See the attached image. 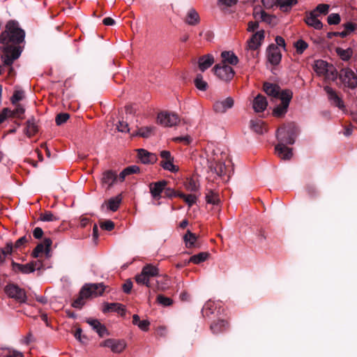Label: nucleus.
I'll return each instance as SVG.
<instances>
[{"label":"nucleus","instance_id":"f257e3e1","mask_svg":"<svg viewBox=\"0 0 357 357\" xmlns=\"http://www.w3.org/2000/svg\"><path fill=\"white\" fill-rule=\"evenodd\" d=\"M24 31L19 27L17 23L13 21L7 23L6 30L0 35V43L3 45L1 47L3 66H11L21 54L20 47L10 45L9 43L19 44L24 40Z\"/></svg>","mask_w":357,"mask_h":357},{"label":"nucleus","instance_id":"f03ea898","mask_svg":"<svg viewBox=\"0 0 357 357\" xmlns=\"http://www.w3.org/2000/svg\"><path fill=\"white\" fill-rule=\"evenodd\" d=\"M277 137L280 141L275 148L277 155L282 160H289L293 155L292 150L286 146L284 143L293 144L295 142L293 134L290 133L286 127H282L278 129Z\"/></svg>","mask_w":357,"mask_h":357},{"label":"nucleus","instance_id":"7ed1b4c3","mask_svg":"<svg viewBox=\"0 0 357 357\" xmlns=\"http://www.w3.org/2000/svg\"><path fill=\"white\" fill-rule=\"evenodd\" d=\"M159 276V268L158 266L149 264L145 265L140 273L137 274L135 279L136 282L140 285H144L149 288H153L154 279Z\"/></svg>","mask_w":357,"mask_h":357},{"label":"nucleus","instance_id":"20e7f679","mask_svg":"<svg viewBox=\"0 0 357 357\" xmlns=\"http://www.w3.org/2000/svg\"><path fill=\"white\" fill-rule=\"evenodd\" d=\"M314 70L319 76H323L328 80L334 81L337 77L335 68L323 60H317L314 62Z\"/></svg>","mask_w":357,"mask_h":357},{"label":"nucleus","instance_id":"39448f33","mask_svg":"<svg viewBox=\"0 0 357 357\" xmlns=\"http://www.w3.org/2000/svg\"><path fill=\"white\" fill-rule=\"evenodd\" d=\"M293 93L290 90H283L281 91L280 99L281 104L275 107L273 114L275 116L280 117L284 115L287 112L289 102L292 98Z\"/></svg>","mask_w":357,"mask_h":357},{"label":"nucleus","instance_id":"423d86ee","mask_svg":"<svg viewBox=\"0 0 357 357\" xmlns=\"http://www.w3.org/2000/svg\"><path fill=\"white\" fill-rule=\"evenodd\" d=\"M100 347L109 348L115 354L122 353L127 347V343L122 339L109 338L100 344Z\"/></svg>","mask_w":357,"mask_h":357},{"label":"nucleus","instance_id":"0eeeda50","mask_svg":"<svg viewBox=\"0 0 357 357\" xmlns=\"http://www.w3.org/2000/svg\"><path fill=\"white\" fill-rule=\"evenodd\" d=\"M213 70L217 77L225 82L230 81L234 76L233 68L226 64H217L214 66Z\"/></svg>","mask_w":357,"mask_h":357},{"label":"nucleus","instance_id":"6e6552de","mask_svg":"<svg viewBox=\"0 0 357 357\" xmlns=\"http://www.w3.org/2000/svg\"><path fill=\"white\" fill-rule=\"evenodd\" d=\"M7 295L20 303H25L26 295L24 289L15 284H8L5 288Z\"/></svg>","mask_w":357,"mask_h":357},{"label":"nucleus","instance_id":"1a4fd4ad","mask_svg":"<svg viewBox=\"0 0 357 357\" xmlns=\"http://www.w3.org/2000/svg\"><path fill=\"white\" fill-rule=\"evenodd\" d=\"M158 122L165 127H172L179 122V117L174 113L162 112L158 115Z\"/></svg>","mask_w":357,"mask_h":357},{"label":"nucleus","instance_id":"9d476101","mask_svg":"<svg viewBox=\"0 0 357 357\" xmlns=\"http://www.w3.org/2000/svg\"><path fill=\"white\" fill-rule=\"evenodd\" d=\"M340 78L345 86L354 89L357 86V76L355 73L349 69H342L340 73Z\"/></svg>","mask_w":357,"mask_h":357},{"label":"nucleus","instance_id":"9b49d317","mask_svg":"<svg viewBox=\"0 0 357 357\" xmlns=\"http://www.w3.org/2000/svg\"><path fill=\"white\" fill-rule=\"evenodd\" d=\"M82 289H86V295L89 298L101 296L106 287L103 283L86 284Z\"/></svg>","mask_w":357,"mask_h":357},{"label":"nucleus","instance_id":"f8f14e48","mask_svg":"<svg viewBox=\"0 0 357 357\" xmlns=\"http://www.w3.org/2000/svg\"><path fill=\"white\" fill-rule=\"evenodd\" d=\"M324 91H326L331 105L338 107L341 110L345 109L343 100L331 87L326 86L324 87Z\"/></svg>","mask_w":357,"mask_h":357},{"label":"nucleus","instance_id":"ddd939ff","mask_svg":"<svg viewBox=\"0 0 357 357\" xmlns=\"http://www.w3.org/2000/svg\"><path fill=\"white\" fill-rule=\"evenodd\" d=\"M234 104V99L231 97H227L225 99L215 101L213 104V109L216 113L223 114L227 109H231Z\"/></svg>","mask_w":357,"mask_h":357},{"label":"nucleus","instance_id":"4468645a","mask_svg":"<svg viewBox=\"0 0 357 357\" xmlns=\"http://www.w3.org/2000/svg\"><path fill=\"white\" fill-rule=\"evenodd\" d=\"M267 58L270 63L276 66L280 63L282 54L278 47L272 44L267 48Z\"/></svg>","mask_w":357,"mask_h":357},{"label":"nucleus","instance_id":"2eb2a0df","mask_svg":"<svg viewBox=\"0 0 357 357\" xmlns=\"http://www.w3.org/2000/svg\"><path fill=\"white\" fill-rule=\"evenodd\" d=\"M220 158L218 155H213V158L207 160L208 167L211 170H213L218 176L225 174L226 166L225 165L219 161Z\"/></svg>","mask_w":357,"mask_h":357},{"label":"nucleus","instance_id":"dca6fc26","mask_svg":"<svg viewBox=\"0 0 357 357\" xmlns=\"http://www.w3.org/2000/svg\"><path fill=\"white\" fill-rule=\"evenodd\" d=\"M167 184V183L165 180L150 183V192L154 199H160L161 198V193L165 190Z\"/></svg>","mask_w":357,"mask_h":357},{"label":"nucleus","instance_id":"f3484780","mask_svg":"<svg viewBox=\"0 0 357 357\" xmlns=\"http://www.w3.org/2000/svg\"><path fill=\"white\" fill-rule=\"evenodd\" d=\"M264 39V31L261 30L254 33L248 42V47L251 50L257 49Z\"/></svg>","mask_w":357,"mask_h":357},{"label":"nucleus","instance_id":"a211bd4d","mask_svg":"<svg viewBox=\"0 0 357 357\" xmlns=\"http://www.w3.org/2000/svg\"><path fill=\"white\" fill-rule=\"evenodd\" d=\"M52 241L50 238H46L44 239L43 242L39 243L35 249L32 252V256L35 258L39 257L40 254L43 253L44 251L48 252L50 251V247L52 245Z\"/></svg>","mask_w":357,"mask_h":357},{"label":"nucleus","instance_id":"6ab92c4d","mask_svg":"<svg viewBox=\"0 0 357 357\" xmlns=\"http://www.w3.org/2000/svg\"><path fill=\"white\" fill-rule=\"evenodd\" d=\"M268 106V102L266 98L259 94L255 97L252 102V107L256 112H264Z\"/></svg>","mask_w":357,"mask_h":357},{"label":"nucleus","instance_id":"aec40b11","mask_svg":"<svg viewBox=\"0 0 357 357\" xmlns=\"http://www.w3.org/2000/svg\"><path fill=\"white\" fill-rule=\"evenodd\" d=\"M86 322L99 335L100 337H103L105 335L108 334L106 327L98 319H89L86 320Z\"/></svg>","mask_w":357,"mask_h":357},{"label":"nucleus","instance_id":"412c9836","mask_svg":"<svg viewBox=\"0 0 357 357\" xmlns=\"http://www.w3.org/2000/svg\"><path fill=\"white\" fill-rule=\"evenodd\" d=\"M153 289L158 291H165L169 287V279L166 275H160L156 278Z\"/></svg>","mask_w":357,"mask_h":357},{"label":"nucleus","instance_id":"4be33fe9","mask_svg":"<svg viewBox=\"0 0 357 357\" xmlns=\"http://www.w3.org/2000/svg\"><path fill=\"white\" fill-rule=\"evenodd\" d=\"M117 179L116 173L112 170H107L102 173L101 182L102 185L110 188Z\"/></svg>","mask_w":357,"mask_h":357},{"label":"nucleus","instance_id":"5701e85b","mask_svg":"<svg viewBox=\"0 0 357 357\" xmlns=\"http://www.w3.org/2000/svg\"><path fill=\"white\" fill-rule=\"evenodd\" d=\"M214 63V58L211 54H206L201 56L198 61L199 68L204 72L210 68Z\"/></svg>","mask_w":357,"mask_h":357},{"label":"nucleus","instance_id":"b1692460","mask_svg":"<svg viewBox=\"0 0 357 357\" xmlns=\"http://www.w3.org/2000/svg\"><path fill=\"white\" fill-rule=\"evenodd\" d=\"M122 198L121 195H119L116 197H112L108 199L107 202H105L102 205V208L103 209L105 205L107 206V208L112 211H116L119 208L120 204L121 202Z\"/></svg>","mask_w":357,"mask_h":357},{"label":"nucleus","instance_id":"393cba45","mask_svg":"<svg viewBox=\"0 0 357 357\" xmlns=\"http://www.w3.org/2000/svg\"><path fill=\"white\" fill-rule=\"evenodd\" d=\"M12 269L16 273L29 274L33 273V268L31 266L30 263L21 264L12 261Z\"/></svg>","mask_w":357,"mask_h":357},{"label":"nucleus","instance_id":"a878e982","mask_svg":"<svg viewBox=\"0 0 357 357\" xmlns=\"http://www.w3.org/2000/svg\"><path fill=\"white\" fill-rule=\"evenodd\" d=\"M102 312L104 313L108 312H116L121 313V315H123L125 314V307L122 304L118 303H105L104 305Z\"/></svg>","mask_w":357,"mask_h":357},{"label":"nucleus","instance_id":"bb28decb","mask_svg":"<svg viewBox=\"0 0 357 357\" xmlns=\"http://www.w3.org/2000/svg\"><path fill=\"white\" fill-rule=\"evenodd\" d=\"M138 158L144 164L153 163L155 161V155L144 149L138 150Z\"/></svg>","mask_w":357,"mask_h":357},{"label":"nucleus","instance_id":"cd10ccee","mask_svg":"<svg viewBox=\"0 0 357 357\" xmlns=\"http://www.w3.org/2000/svg\"><path fill=\"white\" fill-rule=\"evenodd\" d=\"M229 327L228 323L225 320H218L211 325V330L214 334H218L226 331Z\"/></svg>","mask_w":357,"mask_h":357},{"label":"nucleus","instance_id":"c85d7f7f","mask_svg":"<svg viewBox=\"0 0 357 357\" xmlns=\"http://www.w3.org/2000/svg\"><path fill=\"white\" fill-rule=\"evenodd\" d=\"M199 20L198 13L194 8H190L186 14L185 22L189 25L195 26L199 22Z\"/></svg>","mask_w":357,"mask_h":357},{"label":"nucleus","instance_id":"c756f323","mask_svg":"<svg viewBox=\"0 0 357 357\" xmlns=\"http://www.w3.org/2000/svg\"><path fill=\"white\" fill-rule=\"evenodd\" d=\"M264 91L268 96L275 98H280L281 93L280 91V87L278 85L267 82L264 83Z\"/></svg>","mask_w":357,"mask_h":357},{"label":"nucleus","instance_id":"7c9ffc66","mask_svg":"<svg viewBox=\"0 0 357 357\" xmlns=\"http://www.w3.org/2000/svg\"><path fill=\"white\" fill-rule=\"evenodd\" d=\"M317 17L318 15L315 14V12H310L305 20V22L316 29H321L323 25L321 22L317 19Z\"/></svg>","mask_w":357,"mask_h":357},{"label":"nucleus","instance_id":"2f4dec72","mask_svg":"<svg viewBox=\"0 0 357 357\" xmlns=\"http://www.w3.org/2000/svg\"><path fill=\"white\" fill-rule=\"evenodd\" d=\"M250 128L257 134L262 135L267 131V128L264 121L259 119L252 120L250 121Z\"/></svg>","mask_w":357,"mask_h":357},{"label":"nucleus","instance_id":"473e14b6","mask_svg":"<svg viewBox=\"0 0 357 357\" xmlns=\"http://www.w3.org/2000/svg\"><path fill=\"white\" fill-rule=\"evenodd\" d=\"M221 56L222 58V63L225 64L228 63L231 65H236L238 62V57L235 55V54L232 52L225 51L221 53Z\"/></svg>","mask_w":357,"mask_h":357},{"label":"nucleus","instance_id":"72a5a7b5","mask_svg":"<svg viewBox=\"0 0 357 357\" xmlns=\"http://www.w3.org/2000/svg\"><path fill=\"white\" fill-rule=\"evenodd\" d=\"M139 172V167L137 165H131L125 168L120 174H119V180L123 182L126 176L137 174Z\"/></svg>","mask_w":357,"mask_h":357},{"label":"nucleus","instance_id":"f704fd0d","mask_svg":"<svg viewBox=\"0 0 357 357\" xmlns=\"http://www.w3.org/2000/svg\"><path fill=\"white\" fill-rule=\"evenodd\" d=\"M205 199L206 203L213 205H217L220 202V197L218 193L211 190H207V192H206Z\"/></svg>","mask_w":357,"mask_h":357},{"label":"nucleus","instance_id":"c9c22d12","mask_svg":"<svg viewBox=\"0 0 357 357\" xmlns=\"http://www.w3.org/2000/svg\"><path fill=\"white\" fill-rule=\"evenodd\" d=\"M86 291L85 289H81L79 297L72 303L73 307L80 309L85 304V299L89 298L86 295Z\"/></svg>","mask_w":357,"mask_h":357},{"label":"nucleus","instance_id":"e433bc0d","mask_svg":"<svg viewBox=\"0 0 357 357\" xmlns=\"http://www.w3.org/2000/svg\"><path fill=\"white\" fill-rule=\"evenodd\" d=\"M155 128L153 126L142 127L138 130L133 133L132 136H140L144 138L149 137L153 132Z\"/></svg>","mask_w":357,"mask_h":357},{"label":"nucleus","instance_id":"4c0bfd02","mask_svg":"<svg viewBox=\"0 0 357 357\" xmlns=\"http://www.w3.org/2000/svg\"><path fill=\"white\" fill-rule=\"evenodd\" d=\"M38 130V127L36 121L33 118L29 119L26 121V133L29 137L33 136Z\"/></svg>","mask_w":357,"mask_h":357},{"label":"nucleus","instance_id":"58836bf2","mask_svg":"<svg viewBox=\"0 0 357 357\" xmlns=\"http://www.w3.org/2000/svg\"><path fill=\"white\" fill-rule=\"evenodd\" d=\"M335 52L343 61H348L353 54V51L351 48L344 50L341 47H337Z\"/></svg>","mask_w":357,"mask_h":357},{"label":"nucleus","instance_id":"ea45409f","mask_svg":"<svg viewBox=\"0 0 357 357\" xmlns=\"http://www.w3.org/2000/svg\"><path fill=\"white\" fill-rule=\"evenodd\" d=\"M209 256V254L208 252H200L197 255H195L192 256L188 262H192L195 264H199L201 262H203L206 261Z\"/></svg>","mask_w":357,"mask_h":357},{"label":"nucleus","instance_id":"a19ab883","mask_svg":"<svg viewBox=\"0 0 357 357\" xmlns=\"http://www.w3.org/2000/svg\"><path fill=\"white\" fill-rule=\"evenodd\" d=\"M183 238L186 247L192 248L195 245V243L197 241V236L188 230L185 234Z\"/></svg>","mask_w":357,"mask_h":357},{"label":"nucleus","instance_id":"79ce46f5","mask_svg":"<svg viewBox=\"0 0 357 357\" xmlns=\"http://www.w3.org/2000/svg\"><path fill=\"white\" fill-rule=\"evenodd\" d=\"M195 84L196 87L201 91H206L208 87V84L203 79V76L198 74L195 79Z\"/></svg>","mask_w":357,"mask_h":357},{"label":"nucleus","instance_id":"37998d69","mask_svg":"<svg viewBox=\"0 0 357 357\" xmlns=\"http://www.w3.org/2000/svg\"><path fill=\"white\" fill-rule=\"evenodd\" d=\"M173 160H162L160 162L161 166L164 169L168 170L171 172H176L178 171V167L173 164Z\"/></svg>","mask_w":357,"mask_h":357},{"label":"nucleus","instance_id":"c03bdc74","mask_svg":"<svg viewBox=\"0 0 357 357\" xmlns=\"http://www.w3.org/2000/svg\"><path fill=\"white\" fill-rule=\"evenodd\" d=\"M185 188L190 192H196L199 190V185L196 181L192 178L187 179L184 183Z\"/></svg>","mask_w":357,"mask_h":357},{"label":"nucleus","instance_id":"a18cd8bd","mask_svg":"<svg viewBox=\"0 0 357 357\" xmlns=\"http://www.w3.org/2000/svg\"><path fill=\"white\" fill-rule=\"evenodd\" d=\"M297 3V0H277V4L280 6L281 8L287 10L288 8L291 7Z\"/></svg>","mask_w":357,"mask_h":357},{"label":"nucleus","instance_id":"49530a36","mask_svg":"<svg viewBox=\"0 0 357 357\" xmlns=\"http://www.w3.org/2000/svg\"><path fill=\"white\" fill-rule=\"evenodd\" d=\"M307 43L303 40H298L295 43V47L298 54H303V52L307 48Z\"/></svg>","mask_w":357,"mask_h":357},{"label":"nucleus","instance_id":"de8ad7c7","mask_svg":"<svg viewBox=\"0 0 357 357\" xmlns=\"http://www.w3.org/2000/svg\"><path fill=\"white\" fill-rule=\"evenodd\" d=\"M59 218H56L52 212L46 211L42 213L40 217V220L45 222L56 221Z\"/></svg>","mask_w":357,"mask_h":357},{"label":"nucleus","instance_id":"09e8293b","mask_svg":"<svg viewBox=\"0 0 357 357\" xmlns=\"http://www.w3.org/2000/svg\"><path fill=\"white\" fill-rule=\"evenodd\" d=\"M329 8H330V6L328 4L321 3V4H319L316 7V8L314 10H312V12H315V14H317L318 15H319V13L326 15L328 12Z\"/></svg>","mask_w":357,"mask_h":357},{"label":"nucleus","instance_id":"8fccbe9b","mask_svg":"<svg viewBox=\"0 0 357 357\" xmlns=\"http://www.w3.org/2000/svg\"><path fill=\"white\" fill-rule=\"evenodd\" d=\"M341 18L337 13H331L328 16L327 22L329 24H338L340 22Z\"/></svg>","mask_w":357,"mask_h":357},{"label":"nucleus","instance_id":"3c124183","mask_svg":"<svg viewBox=\"0 0 357 357\" xmlns=\"http://www.w3.org/2000/svg\"><path fill=\"white\" fill-rule=\"evenodd\" d=\"M69 118L70 115L68 113H61L56 115L55 121L57 126H60L66 123Z\"/></svg>","mask_w":357,"mask_h":357},{"label":"nucleus","instance_id":"603ef678","mask_svg":"<svg viewBox=\"0 0 357 357\" xmlns=\"http://www.w3.org/2000/svg\"><path fill=\"white\" fill-rule=\"evenodd\" d=\"M253 15L256 20H267L268 17L265 11L257 8H255Z\"/></svg>","mask_w":357,"mask_h":357},{"label":"nucleus","instance_id":"864d4df0","mask_svg":"<svg viewBox=\"0 0 357 357\" xmlns=\"http://www.w3.org/2000/svg\"><path fill=\"white\" fill-rule=\"evenodd\" d=\"M24 98V92L22 91H15L10 101L13 105H16L17 102L22 100Z\"/></svg>","mask_w":357,"mask_h":357},{"label":"nucleus","instance_id":"5fc2aeb1","mask_svg":"<svg viewBox=\"0 0 357 357\" xmlns=\"http://www.w3.org/2000/svg\"><path fill=\"white\" fill-rule=\"evenodd\" d=\"M157 301L158 303L161 304L163 306H169L172 304V301L171 298L168 297H165L162 295H158L157 296Z\"/></svg>","mask_w":357,"mask_h":357},{"label":"nucleus","instance_id":"6e6d98bb","mask_svg":"<svg viewBox=\"0 0 357 357\" xmlns=\"http://www.w3.org/2000/svg\"><path fill=\"white\" fill-rule=\"evenodd\" d=\"M101 229L107 231H112L114 228V223L112 220H106L100 223Z\"/></svg>","mask_w":357,"mask_h":357},{"label":"nucleus","instance_id":"4d7b16f0","mask_svg":"<svg viewBox=\"0 0 357 357\" xmlns=\"http://www.w3.org/2000/svg\"><path fill=\"white\" fill-rule=\"evenodd\" d=\"M31 239V236H29L28 238L24 236L21 238H20L15 244V248L19 249L21 248L23 245H24L29 241Z\"/></svg>","mask_w":357,"mask_h":357},{"label":"nucleus","instance_id":"13d9d810","mask_svg":"<svg viewBox=\"0 0 357 357\" xmlns=\"http://www.w3.org/2000/svg\"><path fill=\"white\" fill-rule=\"evenodd\" d=\"M24 113V107L21 105H17L16 108L12 111V117H20Z\"/></svg>","mask_w":357,"mask_h":357},{"label":"nucleus","instance_id":"bf43d9fd","mask_svg":"<svg viewBox=\"0 0 357 357\" xmlns=\"http://www.w3.org/2000/svg\"><path fill=\"white\" fill-rule=\"evenodd\" d=\"M117 129L119 132H129L130 129L128 127V124L123 121H119L117 124Z\"/></svg>","mask_w":357,"mask_h":357},{"label":"nucleus","instance_id":"052dcab7","mask_svg":"<svg viewBox=\"0 0 357 357\" xmlns=\"http://www.w3.org/2000/svg\"><path fill=\"white\" fill-rule=\"evenodd\" d=\"M197 197L195 195H188L185 197L184 201L190 207L197 202Z\"/></svg>","mask_w":357,"mask_h":357},{"label":"nucleus","instance_id":"680f3d73","mask_svg":"<svg viewBox=\"0 0 357 357\" xmlns=\"http://www.w3.org/2000/svg\"><path fill=\"white\" fill-rule=\"evenodd\" d=\"M236 0H218V4L220 7H230L236 4Z\"/></svg>","mask_w":357,"mask_h":357},{"label":"nucleus","instance_id":"e2e57ef3","mask_svg":"<svg viewBox=\"0 0 357 357\" xmlns=\"http://www.w3.org/2000/svg\"><path fill=\"white\" fill-rule=\"evenodd\" d=\"M344 27L347 33L350 34L357 28V24L353 22H347L344 24Z\"/></svg>","mask_w":357,"mask_h":357},{"label":"nucleus","instance_id":"0e129e2a","mask_svg":"<svg viewBox=\"0 0 357 357\" xmlns=\"http://www.w3.org/2000/svg\"><path fill=\"white\" fill-rule=\"evenodd\" d=\"M30 265L33 268V272L36 270H40L43 267V263L40 260L30 261Z\"/></svg>","mask_w":357,"mask_h":357},{"label":"nucleus","instance_id":"69168bd1","mask_svg":"<svg viewBox=\"0 0 357 357\" xmlns=\"http://www.w3.org/2000/svg\"><path fill=\"white\" fill-rule=\"evenodd\" d=\"M13 245L12 242H8L4 248L0 249L1 250L4 251L5 256L6 257L8 255H10L13 252Z\"/></svg>","mask_w":357,"mask_h":357},{"label":"nucleus","instance_id":"338daca9","mask_svg":"<svg viewBox=\"0 0 357 357\" xmlns=\"http://www.w3.org/2000/svg\"><path fill=\"white\" fill-rule=\"evenodd\" d=\"M132 282L130 280H128L123 285V291L126 294H129L132 289Z\"/></svg>","mask_w":357,"mask_h":357},{"label":"nucleus","instance_id":"774afa93","mask_svg":"<svg viewBox=\"0 0 357 357\" xmlns=\"http://www.w3.org/2000/svg\"><path fill=\"white\" fill-rule=\"evenodd\" d=\"M6 357H24V356H23L22 353L15 351V350H12V351H8V353L6 355Z\"/></svg>","mask_w":357,"mask_h":357}]
</instances>
